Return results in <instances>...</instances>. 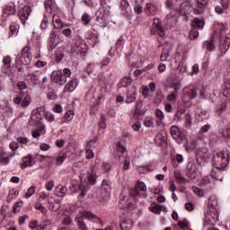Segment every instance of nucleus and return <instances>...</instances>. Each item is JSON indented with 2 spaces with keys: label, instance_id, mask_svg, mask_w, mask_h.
Instances as JSON below:
<instances>
[{
  "label": "nucleus",
  "instance_id": "nucleus-38",
  "mask_svg": "<svg viewBox=\"0 0 230 230\" xmlns=\"http://www.w3.org/2000/svg\"><path fill=\"white\" fill-rule=\"evenodd\" d=\"M99 84L101 85H105V86L111 85L112 78H111L110 75L105 76V75H102L99 76Z\"/></svg>",
  "mask_w": 230,
  "mask_h": 230
},
{
  "label": "nucleus",
  "instance_id": "nucleus-22",
  "mask_svg": "<svg viewBox=\"0 0 230 230\" xmlns=\"http://www.w3.org/2000/svg\"><path fill=\"white\" fill-rule=\"evenodd\" d=\"M2 62L1 71L6 75L10 71V67H12V58L10 56L4 57Z\"/></svg>",
  "mask_w": 230,
  "mask_h": 230
},
{
  "label": "nucleus",
  "instance_id": "nucleus-26",
  "mask_svg": "<svg viewBox=\"0 0 230 230\" xmlns=\"http://www.w3.org/2000/svg\"><path fill=\"white\" fill-rule=\"evenodd\" d=\"M67 193V187L63 186L62 184L58 185L55 188L54 195L59 199H64Z\"/></svg>",
  "mask_w": 230,
  "mask_h": 230
},
{
  "label": "nucleus",
  "instance_id": "nucleus-41",
  "mask_svg": "<svg viewBox=\"0 0 230 230\" xmlns=\"http://www.w3.org/2000/svg\"><path fill=\"white\" fill-rule=\"evenodd\" d=\"M73 118H75V111L70 110L66 112V114L64 116V119L61 121V123L62 124L69 123V122L73 121Z\"/></svg>",
  "mask_w": 230,
  "mask_h": 230
},
{
  "label": "nucleus",
  "instance_id": "nucleus-15",
  "mask_svg": "<svg viewBox=\"0 0 230 230\" xmlns=\"http://www.w3.org/2000/svg\"><path fill=\"white\" fill-rule=\"evenodd\" d=\"M170 134L172 137L174 139V141H176V143H178L179 145L182 143V140L185 137L184 133H182V131H181V128H179V127L177 126L171 127Z\"/></svg>",
  "mask_w": 230,
  "mask_h": 230
},
{
  "label": "nucleus",
  "instance_id": "nucleus-16",
  "mask_svg": "<svg viewBox=\"0 0 230 230\" xmlns=\"http://www.w3.org/2000/svg\"><path fill=\"white\" fill-rule=\"evenodd\" d=\"M31 13V8L28 5H25L22 9H20L18 16L19 19L21 20L22 24H26V20L29 19Z\"/></svg>",
  "mask_w": 230,
  "mask_h": 230
},
{
  "label": "nucleus",
  "instance_id": "nucleus-60",
  "mask_svg": "<svg viewBox=\"0 0 230 230\" xmlns=\"http://www.w3.org/2000/svg\"><path fill=\"white\" fill-rule=\"evenodd\" d=\"M98 137H94L92 140H90L87 144L88 148H96L98 146Z\"/></svg>",
  "mask_w": 230,
  "mask_h": 230
},
{
  "label": "nucleus",
  "instance_id": "nucleus-10",
  "mask_svg": "<svg viewBox=\"0 0 230 230\" xmlns=\"http://www.w3.org/2000/svg\"><path fill=\"white\" fill-rule=\"evenodd\" d=\"M185 173L188 179H191L192 181L197 179L199 176V165L195 164L194 162H188Z\"/></svg>",
  "mask_w": 230,
  "mask_h": 230
},
{
  "label": "nucleus",
  "instance_id": "nucleus-1",
  "mask_svg": "<svg viewBox=\"0 0 230 230\" xmlns=\"http://www.w3.org/2000/svg\"><path fill=\"white\" fill-rule=\"evenodd\" d=\"M226 30V25H224V23L216 25L211 40L204 41L202 43V49L207 51H215V42H217V39L220 44L219 49L223 55H226L230 48V38L227 36Z\"/></svg>",
  "mask_w": 230,
  "mask_h": 230
},
{
  "label": "nucleus",
  "instance_id": "nucleus-47",
  "mask_svg": "<svg viewBox=\"0 0 230 230\" xmlns=\"http://www.w3.org/2000/svg\"><path fill=\"white\" fill-rule=\"evenodd\" d=\"M17 197H19V190L13 188L9 190L7 200L10 202V200H13V199H17Z\"/></svg>",
  "mask_w": 230,
  "mask_h": 230
},
{
  "label": "nucleus",
  "instance_id": "nucleus-36",
  "mask_svg": "<svg viewBox=\"0 0 230 230\" xmlns=\"http://www.w3.org/2000/svg\"><path fill=\"white\" fill-rule=\"evenodd\" d=\"M120 10L122 13H130V12H132V8L130 7V4H128V1L121 0Z\"/></svg>",
  "mask_w": 230,
  "mask_h": 230
},
{
  "label": "nucleus",
  "instance_id": "nucleus-33",
  "mask_svg": "<svg viewBox=\"0 0 230 230\" xmlns=\"http://www.w3.org/2000/svg\"><path fill=\"white\" fill-rule=\"evenodd\" d=\"M19 28V23L12 22V24L9 26V37H17Z\"/></svg>",
  "mask_w": 230,
  "mask_h": 230
},
{
  "label": "nucleus",
  "instance_id": "nucleus-8",
  "mask_svg": "<svg viewBox=\"0 0 230 230\" xmlns=\"http://www.w3.org/2000/svg\"><path fill=\"white\" fill-rule=\"evenodd\" d=\"M31 58H33L31 55V41L28 40L27 46L16 57V61L20 60L23 66H29V64H31Z\"/></svg>",
  "mask_w": 230,
  "mask_h": 230
},
{
  "label": "nucleus",
  "instance_id": "nucleus-54",
  "mask_svg": "<svg viewBox=\"0 0 230 230\" xmlns=\"http://www.w3.org/2000/svg\"><path fill=\"white\" fill-rule=\"evenodd\" d=\"M123 46H125V38L120 36L115 43V50L118 51L119 49H121Z\"/></svg>",
  "mask_w": 230,
  "mask_h": 230
},
{
  "label": "nucleus",
  "instance_id": "nucleus-51",
  "mask_svg": "<svg viewBox=\"0 0 230 230\" xmlns=\"http://www.w3.org/2000/svg\"><path fill=\"white\" fill-rule=\"evenodd\" d=\"M199 38V29H196L195 27H191L190 32H189V39L190 40H195V39Z\"/></svg>",
  "mask_w": 230,
  "mask_h": 230
},
{
  "label": "nucleus",
  "instance_id": "nucleus-35",
  "mask_svg": "<svg viewBox=\"0 0 230 230\" xmlns=\"http://www.w3.org/2000/svg\"><path fill=\"white\" fill-rule=\"evenodd\" d=\"M119 226L121 230H130L133 227L134 224L132 223V219L126 218L122 220Z\"/></svg>",
  "mask_w": 230,
  "mask_h": 230
},
{
  "label": "nucleus",
  "instance_id": "nucleus-3",
  "mask_svg": "<svg viewBox=\"0 0 230 230\" xmlns=\"http://www.w3.org/2000/svg\"><path fill=\"white\" fill-rule=\"evenodd\" d=\"M100 4L99 10L95 13V21L98 22L100 28H107L109 24L107 18L111 15V6L107 4L105 0H101Z\"/></svg>",
  "mask_w": 230,
  "mask_h": 230
},
{
  "label": "nucleus",
  "instance_id": "nucleus-40",
  "mask_svg": "<svg viewBox=\"0 0 230 230\" xmlns=\"http://www.w3.org/2000/svg\"><path fill=\"white\" fill-rule=\"evenodd\" d=\"M177 0H165V8H168V10H172L173 12H177L178 5H177Z\"/></svg>",
  "mask_w": 230,
  "mask_h": 230
},
{
  "label": "nucleus",
  "instance_id": "nucleus-13",
  "mask_svg": "<svg viewBox=\"0 0 230 230\" xmlns=\"http://www.w3.org/2000/svg\"><path fill=\"white\" fill-rule=\"evenodd\" d=\"M195 7L193 9L194 15H202L204 11L209 5V0H195Z\"/></svg>",
  "mask_w": 230,
  "mask_h": 230
},
{
  "label": "nucleus",
  "instance_id": "nucleus-63",
  "mask_svg": "<svg viewBox=\"0 0 230 230\" xmlns=\"http://www.w3.org/2000/svg\"><path fill=\"white\" fill-rule=\"evenodd\" d=\"M155 114L159 121H163L164 119V113L163 112V111L156 109Z\"/></svg>",
  "mask_w": 230,
  "mask_h": 230
},
{
  "label": "nucleus",
  "instance_id": "nucleus-37",
  "mask_svg": "<svg viewBox=\"0 0 230 230\" xmlns=\"http://www.w3.org/2000/svg\"><path fill=\"white\" fill-rule=\"evenodd\" d=\"M89 188H91V185L87 181H82L78 185V190L81 191V196L84 197V195L87 194V191L89 190Z\"/></svg>",
  "mask_w": 230,
  "mask_h": 230
},
{
  "label": "nucleus",
  "instance_id": "nucleus-64",
  "mask_svg": "<svg viewBox=\"0 0 230 230\" xmlns=\"http://www.w3.org/2000/svg\"><path fill=\"white\" fill-rule=\"evenodd\" d=\"M178 226L181 229L187 230L190 227V223H188V221H179Z\"/></svg>",
  "mask_w": 230,
  "mask_h": 230
},
{
  "label": "nucleus",
  "instance_id": "nucleus-32",
  "mask_svg": "<svg viewBox=\"0 0 230 230\" xmlns=\"http://www.w3.org/2000/svg\"><path fill=\"white\" fill-rule=\"evenodd\" d=\"M138 173H150V172H154L155 170V165L149 164L146 166H138L137 167Z\"/></svg>",
  "mask_w": 230,
  "mask_h": 230
},
{
  "label": "nucleus",
  "instance_id": "nucleus-23",
  "mask_svg": "<svg viewBox=\"0 0 230 230\" xmlns=\"http://www.w3.org/2000/svg\"><path fill=\"white\" fill-rule=\"evenodd\" d=\"M143 109V102L141 101H138L135 103V111L133 112V118H136L137 119L141 118V116L145 115V111Z\"/></svg>",
  "mask_w": 230,
  "mask_h": 230
},
{
  "label": "nucleus",
  "instance_id": "nucleus-12",
  "mask_svg": "<svg viewBox=\"0 0 230 230\" xmlns=\"http://www.w3.org/2000/svg\"><path fill=\"white\" fill-rule=\"evenodd\" d=\"M151 35H159V37H164V28L161 24V20L159 18H155L153 20V25L151 28Z\"/></svg>",
  "mask_w": 230,
  "mask_h": 230
},
{
  "label": "nucleus",
  "instance_id": "nucleus-11",
  "mask_svg": "<svg viewBox=\"0 0 230 230\" xmlns=\"http://www.w3.org/2000/svg\"><path fill=\"white\" fill-rule=\"evenodd\" d=\"M26 82L32 87H37L40 84V73L39 71H33L27 74L25 77Z\"/></svg>",
  "mask_w": 230,
  "mask_h": 230
},
{
  "label": "nucleus",
  "instance_id": "nucleus-21",
  "mask_svg": "<svg viewBox=\"0 0 230 230\" xmlns=\"http://www.w3.org/2000/svg\"><path fill=\"white\" fill-rule=\"evenodd\" d=\"M35 164V160H33L32 155H28L27 156H24L22 158V163L20 165V168L22 170H24V168H30Z\"/></svg>",
  "mask_w": 230,
  "mask_h": 230
},
{
  "label": "nucleus",
  "instance_id": "nucleus-2",
  "mask_svg": "<svg viewBox=\"0 0 230 230\" xmlns=\"http://www.w3.org/2000/svg\"><path fill=\"white\" fill-rule=\"evenodd\" d=\"M18 91H21L20 93L13 99V103L20 105L22 109H26L31 103V96L30 92H22L28 89V84L24 81H19L16 84Z\"/></svg>",
  "mask_w": 230,
  "mask_h": 230
},
{
  "label": "nucleus",
  "instance_id": "nucleus-43",
  "mask_svg": "<svg viewBox=\"0 0 230 230\" xmlns=\"http://www.w3.org/2000/svg\"><path fill=\"white\" fill-rule=\"evenodd\" d=\"M102 188L107 193H111V190H112V182L109 179H104L102 182Z\"/></svg>",
  "mask_w": 230,
  "mask_h": 230
},
{
  "label": "nucleus",
  "instance_id": "nucleus-55",
  "mask_svg": "<svg viewBox=\"0 0 230 230\" xmlns=\"http://www.w3.org/2000/svg\"><path fill=\"white\" fill-rule=\"evenodd\" d=\"M221 170H224V169H217V171H213L211 172V177L212 179H216V181H222V179H224V177L222 176V172Z\"/></svg>",
  "mask_w": 230,
  "mask_h": 230
},
{
  "label": "nucleus",
  "instance_id": "nucleus-30",
  "mask_svg": "<svg viewBox=\"0 0 230 230\" xmlns=\"http://www.w3.org/2000/svg\"><path fill=\"white\" fill-rule=\"evenodd\" d=\"M78 87V82L76 79L70 80L64 87V93H73L75 89Z\"/></svg>",
  "mask_w": 230,
  "mask_h": 230
},
{
  "label": "nucleus",
  "instance_id": "nucleus-44",
  "mask_svg": "<svg viewBox=\"0 0 230 230\" xmlns=\"http://www.w3.org/2000/svg\"><path fill=\"white\" fill-rule=\"evenodd\" d=\"M144 127H146V128H155V123L154 122V118L152 117H146L143 121Z\"/></svg>",
  "mask_w": 230,
  "mask_h": 230
},
{
  "label": "nucleus",
  "instance_id": "nucleus-6",
  "mask_svg": "<svg viewBox=\"0 0 230 230\" xmlns=\"http://www.w3.org/2000/svg\"><path fill=\"white\" fill-rule=\"evenodd\" d=\"M84 218L90 220V222H94L95 224H102V219L98 217V216L91 213L90 211H84L83 216L75 217V223L77 224V227L79 230H89V226L84 221Z\"/></svg>",
  "mask_w": 230,
  "mask_h": 230
},
{
  "label": "nucleus",
  "instance_id": "nucleus-46",
  "mask_svg": "<svg viewBox=\"0 0 230 230\" xmlns=\"http://www.w3.org/2000/svg\"><path fill=\"white\" fill-rule=\"evenodd\" d=\"M146 13L147 15H155L157 13V7L154 4H146Z\"/></svg>",
  "mask_w": 230,
  "mask_h": 230
},
{
  "label": "nucleus",
  "instance_id": "nucleus-20",
  "mask_svg": "<svg viewBox=\"0 0 230 230\" xmlns=\"http://www.w3.org/2000/svg\"><path fill=\"white\" fill-rule=\"evenodd\" d=\"M195 116L198 121H204V119H209V113L208 112V111L201 108L196 109Z\"/></svg>",
  "mask_w": 230,
  "mask_h": 230
},
{
  "label": "nucleus",
  "instance_id": "nucleus-18",
  "mask_svg": "<svg viewBox=\"0 0 230 230\" xmlns=\"http://www.w3.org/2000/svg\"><path fill=\"white\" fill-rule=\"evenodd\" d=\"M16 10H15V4L13 2H10L4 7L2 11V17H10V15H15Z\"/></svg>",
  "mask_w": 230,
  "mask_h": 230
},
{
  "label": "nucleus",
  "instance_id": "nucleus-29",
  "mask_svg": "<svg viewBox=\"0 0 230 230\" xmlns=\"http://www.w3.org/2000/svg\"><path fill=\"white\" fill-rule=\"evenodd\" d=\"M136 102V88L132 87L127 91L125 103H134Z\"/></svg>",
  "mask_w": 230,
  "mask_h": 230
},
{
  "label": "nucleus",
  "instance_id": "nucleus-9",
  "mask_svg": "<svg viewBox=\"0 0 230 230\" xmlns=\"http://www.w3.org/2000/svg\"><path fill=\"white\" fill-rule=\"evenodd\" d=\"M197 98V88L194 85H189L182 89L181 102L185 103L186 107L191 105V100Z\"/></svg>",
  "mask_w": 230,
  "mask_h": 230
},
{
  "label": "nucleus",
  "instance_id": "nucleus-50",
  "mask_svg": "<svg viewBox=\"0 0 230 230\" xmlns=\"http://www.w3.org/2000/svg\"><path fill=\"white\" fill-rule=\"evenodd\" d=\"M80 47H78L76 44H73L71 45V49H70V57H78V55L80 54Z\"/></svg>",
  "mask_w": 230,
  "mask_h": 230
},
{
  "label": "nucleus",
  "instance_id": "nucleus-58",
  "mask_svg": "<svg viewBox=\"0 0 230 230\" xmlns=\"http://www.w3.org/2000/svg\"><path fill=\"white\" fill-rule=\"evenodd\" d=\"M65 29L62 31V33L67 38V39H73V31L75 30L72 28L64 27Z\"/></svg>",
  "mask_w": 230,
  "mask_h": 230
},
{
  "label": "nucleus",
  "instance_id": "nucleus-52",
  "mask_svg": "<svg viewBox=\"0 0 230 230\" xmlns=\"http://www.w3.org/2000/svg\"><path fill=\"white\" fill-rule=\"evenodd\" d=\"M81 22L84 26H89L91 23V15H89L87 13H84L81 17Z\"/></svg>",
  "mask_w": 230,
  "mask_h": 230
},
{
  "label": "nucleus",
  "instance_id": "nucleus-24",
  "mask_svg": "<svg viewBox=\"0 0 230 230\" xmlns=\"http://www.w3.org/2000/svg\"><path fill=\"white\" fill-rule=\"evenodd\" d=\"M47 13H45L43 15V19L41 21V23H40V30H48V26H49V21H51V13H53V12H49L48 10H46Z\"/></svg>",
  "mask_w": 230,
  "mask_h": 230
},
{
  "label": "nucleus",
  "instance_id": "nucleus-31",
  "mask_svg": "<svg viewBox=\"0 0 230 230\" xmlns=\"http://www.w3.org/2000/svg\"><path fill=\"white\" fill-rule=\"evenodd\" d=\"M205 25L206 22L204 21V19L194 18L191 22V27L196 28L197 30H203Z\"/></svg>",
  "mask_w": 230,
  "mask_h": 230
},
{
  "label": "nucleus",
  "instance_id": "nucleus-49",
  "mask_svg": "<svg viewBox=\"0 0 230 230\" xmlns=\"http://www.w3.org/2000/svg\"><path fill=\"white\" fill-rule=\"evenodd\" d=\"M145 0H135V6H134V10L136 12V13H142L143 12V2Z\"/></svg>",
  "mask_w": 230,
  "mask_h": 230
},
{
  "label": "nucleus",
  "instance_id": "nucleus-17",
  "mask_svg": "<svg viewBox=\"0 0 230 230\" xmlns=\"http://www.w3.org/2000/svg\"><path fill=\"white\" fill-rule=\"evenodd\" d=\"M51 19L54 30H61V28H69L71 26L69 23L64 24L58 14H54Z\"/></svg>",
  "mask_w": 230,
  "mask_h": 230
},
{
  "label": "nucleus",
  "instance_id": "nucleus-53",
  "mask_svg": "<svg viewBox=\"0 0 230 230\" xmlns=\"http://www.w3.org/2000/svg\"><path fill=\"white\" fill-rule=\"evenodd\" d=\"M16 140L22 146H30V145H31V141H30V139H28L26 137H19Z\"/></svg>",
  "mask_w": 230,
  "mask_h": 230
},
{
  "label": "nucleus",
  "instance_id": "nucleus-14",
  "mask_svg": "<svg viewBox=\"0 0 230 230\" xmlns=\"http://www.w3.org/2000/svg\"><path fill=\"white\" fill-rule=\"evenodd\" d=\"M139 190L146 192V184H145V182L141 181H137L135 185V188L130 190V195L134 200H136L137 197H141V192H139Z\"/></svg>",
  "mask_w": 230,
  "mask_h": 230
},
{
  "label": "nucleus",
  "instance_id": "nucleus-62",
  "mask_svg": "<svg viewBox=\"0 0 230 230\" xmlns=\"http://www.w3.org/2000/svg\"><path fill=\"white\" fill-rule=\"evenodd\" d=\"M174 177H175L177 182H179V184H184L185 182H188V179H186L181 173H176Z\"/></svg>",
  "mask_w": 230,
  "mask_h": 230
},
{
  "label": "nucleus",
  "instance_id": "nucleus-48",
  "mask_svg": "<svg viewBox=\"0 0 230 230\" xmlns=\"http://www.w3.org/2000/svg\"><path fill=\"white\" fill-rule=\"evenodd\" d=\"M149 211L155 213V215H161V205L157 203H152L149 206Z\"/></svg>",
  "mask_w": 230,
  "mask_h": 230
},
{
  "label": "nucleus",
  "instance_id": "nucleus-39",
  "mask_svg": "<svg viewBox=\"0 0 230 230\" xmlns=\"http://www.w3.org/2000/svg\"><path fill=\"white\" fill-rule=\"evenodd\" d=\"M127 154V147L121 144V142H119L117 145V155L119 157V161H121V156L125 155Z\"/></svg>",
  "mask_w": 230,
  "mask_h": 230
},
{
  "label": "nucleus",
  "instance_id": "nucleus-27",
  "mask_svg": "<svg viewBox=\"0 0 230 230\" xmlns=\"http://www.w3.org/2000/svg\"><path fill=\"white\" fill-rule=\"evenodd\" d=\"M68 152L67 151H62L60 153H58V156H56L55 158H53L55 160V164L57 166H62V164H64V161H66V159H67L68 157Z\"/></svg>",
  "mask_w": 230,
  "mask_h": 230
},
{
  "label": "nucleus",
  "instance_id": "nucleus-34",
  "mask_svg": "<svg viewBox=\"0 0 230 230\" xmlns=\"http://www.w3.org/2000/svg\"><path fill=\"white\" fill-rule=\"evenodd\" d=\"M86 177L92 186L96 184V179H98V176L96 175V172L94 170L91 169L88 171Z\"/></svg>",
  "mask_w": 230,
  "mask_h": 230
},
{
  "label": "nucleus",
  "instance_id": "nucleus-45",
  "mask_svg": "<svg viewBox=\"0 0 230 230\" xmlns=\"http://www.w3.org/2000/svg\"><path fill=\"white\" fill-rule=\"evenodd\" d=\"M169 57H170V48L164 47L162 49V52H161V55H160L161 62H166V60H168Z\"/></svg>",
  "mask_w": 230,
  "mask_h": 230
},
{
  "label": "nucleus",
  "instance_id": "nucleus-4",
  "mask_svg": "<svg viewBox=\"0 0 230 230\" xmlns=\"http://www.w3.org/2000/svg\"><path fill=\"white\" fill-rule=\"evenodd\" d=\"M71 75H73V72L68 67L54 70L51 73L50 80L58 85H66L67 78H71Z\"/></svg>",
  "mask_w": 230,
  "mask_h": 230
},
{
  "label": "nucleus",
  "instance_id": "nucleus-28",
  "mask_svg": "<svg viewBox=\"0 0 230 230\" xmlns=\"http://www.w3.org/2000/svg\"><path fill=\"white\" fill-rule=\"evenodd\" d=\"M0 164L8 166L10 164V154L4 149H0Z\"/></svg>",
  "mask_w": 230,
  "mask_h": 230
},
{
  "label": "nucleus",
  "instance_id": "nucleus-61",
  "mask_svg": "<svg viewBox=\"0 0 230 230\" xmlns=\"http://www.w3.org/2000/svg\"><path fill=\"white\" fill-rule=\"evenodd\" d=\"M223 95L230 100V83H225Z\"/></svg>",
  "mask_w": 230,
  "mask_h": 230
},
{
  "label": "nucleus",
  "instance_id": "nucleus-57",
  "mask_svg": "<svg viewBox=\"0 0 230 230\" xmlns=\"http://www.w3.org/2000/svg\"><path fill=\"white\" fill-rule=\"evenodd\" d=\"M132 81V77H124L120 80L119 84L121 87H128V85H131Z\"/></svg>",
  "mask_w": 230,
  "mask_h": 230
},
{
  "label": "nucleus",
  "instance_id": "nucleus-56",
  "mask_svg": "<svg viewBox=\"0 0 230 230\" xmlns=\"http://www.w3.org/2000/svg\"><path fill=\"white\" fill-rule=\"evenodd\" d=\"M226 109H227V104L226 102H220L219 104H217V114H218V116H222Z\"/></svg>",
  "mask_w": 230,
  "mask_h": 230
},
{
  "label": "nucleus",
  "instance_id": "nucleus-25",
  "mask_svg": "<svg viewBox=\"0 0 230 230\" xmlns=\"http://www.w3.org/2000/svg\"><path fill=\"white\" fill-rule=\"evenodd\" d=\"M37 114L40 113L43 114V116H45V119L46 121H48V123H54L55 121V115L49 111H46L44 110V108H38L36 111Z\"/></svg>",
  "mask_w": 230,
  "mask_h": 230
},
{
  "label": "nucleus",
  "instance_id": "nucleus-19",
  "mask_svg": "<svg viewBox=\"0 0 230 230\" xmlns=\"http://www.w3.org/2000/svg\"><path fill=\"white\" fill-rule=\"evenodd\" d=\"M176 12L180 13V15H188L190 12H191V5H190V2H183L177 7Z\"/></svg>",
  "mask_w": 230,
  "mask_h": 230
},
{
  "label": "nucleus",
  "instance_id": "nucleus-5",
  "mask_svg": "<svg viewBox=\"0 0 230 230\" xmlns=\"http://www.w3.org/2000/svg\"><path fill=\"white\" fill-rule=\"evenodd\" d=\"M165 87H170V89H173V93L167 95L166 99L168 102H175L177 100V94H179V91L182 88V78L181 75H173L170 78Z\"/></svg>",
  "mask_w": 230,
  "mask_h": 230
},
{
  "label": "nucleus",
  "instance_id": "nucleus-7",
  "mask_svg": "<svg viewBox=\"0 0 230 230\" xmlns=\"http://www.w3.org/2000/svg\"><path fill=\"white\" fill-rule=\"evenodd\" d=\"M229 164V153L217 152L213 156V165L216 170H224Z\"/></svg>",
  "mask_w": 230,
  "mask_h": 230
},
{
  "label": "nucleus",
  "instance_id": "nucleus-59",
  "mask_svg": "<svg viewBox=\"0 0 230 230\" xmlns=\"http://www.w3.org/2000/svg\"><path fill=\"white\" fill-rule=\"evenodd\" d=\"M35 191H37L36 186L30 187L27 192L25 193V199H30V197H32L33 195H35Z\"/></svg>",
  "mask_w": 230,
  "mask_h": 230
},
{
  "label": "nucleus",
  "instance_id": "nucleus-42",
  "mask_svg": "<svg viewBox=\"0 0 230 230\" xmlns=\"http://www.w3.org/2000/svg\"><path fill=\"white\" fill-rule=\"evenodd\" d=\"M44 6L45 10H47L48 12H53V10H55L57 6V4L55 3V0H45Z\"/></svg>",
  "mask_w": 230,
  "mask_h": 230
}]
</instances>
